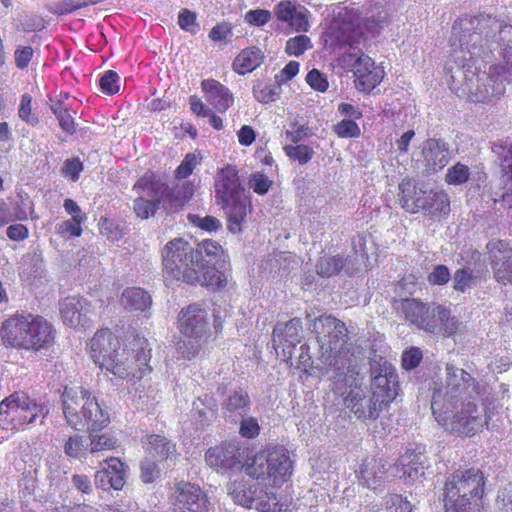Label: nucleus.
Returning <instances> with one entry per match:
<instances>
[{
	"mask_svg": "<svg viewBox=\"0 0 512 512\" xmlns=\"http://www.w3.org/2000/svg\"><path fill=\"white\" fill-rule=\"evenodd\" d=\"M89 354L101 370L132 383L151 374V349L145 338L135 337L127 345L108 328L98 330L88 344Z\"/></svg>",
	"mask_w": 512,
	"mask_h": 512,
	"instance_id": "obj_1",
	"label": "nucleus"
},
{
	"mask_svg": "<svg viewBox=\"0 0 512 512\" xmlns=\"http://www.w3.org/2000/svg\"><path fill=\"white\" fill-rule=\"evenodd\" d=\"M377 368L372 366V394L366 401L360 388L351 389L344 397V406L360 421L376 420L387 409L398 394V375L395 368L380 357Z\"/></svg>",
	"mask_w": 512,
	"mask_h": 512,
	"instance_id": "obj_2",
	"label": "nucleus"
},
{
	"mask_svg": "<svg viewBox=\"0 0 512 512\" xmlns=\"http://www.w3.org/2000/svg\"><path fill=\"white\" fill-rule=\"evenodd\" d=\"M56 330L43 316L16 313L0 326V337L6 348L38 352L54 343Z\"/></svg>",
	"mask_w": 512,
	"mask_h": 512,
	"instance_id": "obj_3",
	"label": "nucleus"
},
{
	"mask_svg": "<svg viewBox=\"0 0 512 512\" xmlns=\"http://www.w3.org/2000/svg\"><path fill=\"white\" fill-rule=\"evenodd\" d=\"M214 193L216 204L225 210L228 231L232 234L242 233L243 225L253 207L235 165L226 164L217 171L214 177Z\"/></svg>",
	"mask_w": 512,
	"mask_h": 512,
	"instance_id": "obj_4",
	"label": "nucleus"
},
{
	"mask_svg": "<svg viewBox=\"0 0 512 512\" xmlns=\"http://www.w3.org/2000/svg\"><path fill=\"white\" fill-rule=\"evenodd\" d=\"M313 332L323 362L339 372L353 373L355 357L346 324L332 315H321L313 321Z\"/></svg>",
	"mask_w": 512,
	"mask_h": 512,
	"instance_id": "obj_5",
	"label": "nucleus"
},
{
	"mask_svg": "<svg viewBox=\"0 0 512 512\" xmlns=\"http://www.w3.org/2000/svg\"><path fill=\"white\" fill-rule=\"evenodd\" d=\"M431 409L437 423L449 432L473 437L488 424L475 402L447 398L440 390L432 396Z\"/></svg>",
	"mask_w": 512,
	"mask_h": 512,
	"instance_id": "obj_6",
	"label": "nucleus"
},
{
	"mask_svg": "<svg viewBox=\"0 0 512 512\" xmlns=\"http://www.w3.org/2000/svg\"><path fill=\"white\" fill-rule=\"evenodd\" d=\"M62 408L67 424L74 430L87 429L91 433H98L110 424L109 412L82 385L64 388Z\"/></svg>",
	"mask_w": 512,
	"mask_h": 512,
	"instance_id": "obj_7",
	"label": "nucleus"
},
{
	"mask_svg": "<svg viewBox=\"0 0 512 512\" xmlns=\"http://www.w3.org/2000/svg\"><path fill=\"white\" fill-rule=\"evenodd\" d=\"M162 276L166 282L195 285L202 265L200 251L182 237L169 240L161 249Z\"/></svg>",
	"mask_w": 512,
	"mask_h": 512,
	"instance_id": "obj_8",
	"label": "nucleus"
},
{
	"mask_svg": "<svg viewBox=\"0 0 512 512\" xmlns=\"http://www.w3.org/2000/svg\"><path fill=\"white\" fill-rule=\"evenodd\" d=\"M177 329L184 338L176 343L177 351L188 360L196 357L213 340L208 312L198 303L189 304L179 311Z\"/></svg>",
	"mask_w": 512,
	"mask_h": 512,
	"instance_id": "obj_9",
	"label": "nucleus"
},
{
	"mask_svg": "<svg viewBox=\"0 0 512 512\" xmlns=\"http://www.w3.org/2000/svg\"><path fill=\"white\" fill-rule=\"evenodd\" d=\"M488 478L480 468L457 470L447 477L443 487V504L454 512L458 504L484 503Z\"/></svg>",
	"mask_w": 512,
	"mask_h": 512,
	"instance_id": "obj_10",
	"label": "nucleus"
},
{
	"mask_svg": "<svg viewBox=\"0 0 512 512\" xmlns=\"http://www.w3.org/2000/svg\"><path fill=\"white\" fill-rule=\"evenodd\" d=\"M398 201L409 213L423 212L440 219L450 213V198L444 190L418 189L414 180L404 178L399 183Z\"/></svg>",
	"mask_w": 512,
	"mask_h": 512,
	"instance_id": "obj_11",
	"label": "nucleus"
},
{
	"mask_svg": "<svg viewBox=\"0 0 512 512\" xmlns=\"http://www.w3.org/2000/svg\"><path fill=\"white\" fill-rule=\"evenodd\" d=\"M246 466V475L268 479L273 485L287 482L293 472L289 451L283 445H270L255 453Z\"/></svg>",
	"mask_w": 512,
	"mask_h": 512,
	"instance_id": "obj_12",
	"label": "nucleus"
},
{
	"mask_svg": "<svg viewBox=\"0 0 512 512\" xmlns=\"http://www.w3.org/2000/svg\"><path fill=\"white\" fill-rule=\"evenodd\" d=\"M48 413L46 405L24 393L14 392L0 402V427L14 433L38 419L42 422Z\"/></svg>",
	"mask_w": 512,
	"mask_h": 512,
	"instance_id": "obj_13",
	"label": "nucleus"
},
{
	"mask_svg": "<svg viewBox=\"0 0 512 512\" xmlns=\"http://www.w3.org/2000/svg\"><path fill=\"white\" fill-rule=\"evenodd\" d=\"M252 449L238 441H224L205 453L206 463L217 471H244L253 457Z\"/></svg>",
	"mask_w": 512,
	"mask_h": 512,
	"instance_id": "obj_14",
	"label": "nucleus"
},
{
	"mask_svg": "<svg viewBox=\"0 0 512 512\" xmlns=\"http://www.w3.org/2000/svg\"><path fill=\"white\" fill-rule=\"evenodd\" d=\"M230 494L235 503L248 509H256L259 512H280L283 504L278 495L268 492L256 482L248 484L245 481H234L230 487Z\"/></svg>",
	"mask_w": 512,
	"mask_h": 512,
	"instance_id": "obj_15",
	"label": "nucleus"
},
{
	"mask_svg": "<svg viewBox=\"0 0 512 512\" xmlns=\"http://www.w3.org/2000/svg\"><path fill=\"white\" fill-rule=\"evenodd\" d=\"M328 33L340 47L359 44L364 38L359 10L349 6L340 8L334 15Z\"/></svg>",
	"mask_w": 512,
	"mask_h": 512,
	"instance_id": "obj_16",
	"label": "nucleus"
},
{
	"mask_svg": "<svg viewBox=\"0 0 512 512\" xmlns=\"http://www.w3.org/2000/svg\"><path fill=\"white\" fill-rule=\"evenodd\" d=\"M496 23V19L491 15H466L455 21L452 26V34L459 40L461 46H474L483 37L487 38L493 33Z\"/></svg>",
	"mask_w": 512,
	"mask_h": 512,
	"instance_id": "obj_17",
	"label": "nucleus"
},
{
	"mask_svg": "<svg viewBox=\"0 0 512 512\" xmlns=\"http://www.w3.org/2000/svg\"><path fill=\"white\" fill-rule=\"evenodd\" d=\"M459 321L451 316L450 309L435 302L427 303L415 327L430 334H440L444 337L454 335L459 329Z\"/></svg>",
	"mask_w": 512,
	"mask_h": 512,
	"instance_id": "obj_18",
	"label": "nucleus"
},
{
	"mask_svg": "<svg viewBox=\"0 0 512 512\" xmlns=\"http://www.w3.org/2000/svg\"><path fill=\"white\" fill-rule=\"evenodd\" d=\"M459 321L451 316L450 309L435 302L427 303L415 327L430 334H440L444 337L454 335L459 329Z\"/></svg>",
	"mask_w": 512,
	"mask_h": 512,
	"instance_id": "obj_19",
	"label": "nucleus"
},
{
	"mask_svg": "<svg viewBox=\"0 0 512 512\" xmlns=\"http://www.w3.org/2000/svg\"><path fill=\"white\" fill-rule=\"evenodd\" d=\"M170 503L181 511L208 512L210 501L197 484L180 480L174 483L169 495Z\"/></svg>",
	"mask_w": 512,
	"mask_h": 512,
	"instance_id": "obj_20",
	"label": "nucleus"
},
{
	"mask_svg": "<svg viewBox=\"0 0 512 512\" xmlns=\"http://www.w3.org/2000/svg\"><path fill=\"white\" fill-rule=\"evenodd\" d=\"M486 253L494 280L504 286L512 285V246L502 239L487 242Z\"/></svg>",
	"mask_w": 512,
	"mask_h": 512,
	"instance_id": "obj_21",
	"label": "nucleus"
},
{
	"mask_svg": "<svg viewBox=\"0 0 512 512\" xmlns=\"http://www.w3.org/2000/svg\"><path fill=\"white\" fill-rule=\"evenodd\" d=\"M350 71L355 89L363 94H370L385 76L384 69L364 53L355 58Z\"/></svg>",
	"mask_w": 512,
	"mask_h": 512,
	"instance_id": "obj_22",
	"label": "nucleus"
},
{
	"mask_svg": "<svg viewBox=\"0 0 512 512\" xmlns=\"http://www.w3.org/2000/svg\"><path fill=\"white\" fill-rule=\"evenodd\" d=\"M302 324L300 319H290L284 325H277L273 329V345L277 356L293 366V353L297 344L301 341Z\"/></svg>",
	"mask_w": 512,
	"mask_h": 512,
	"instance_id": "obj_23",
	"label": "nucleus"
},
{
	"mask_svg": "<svg viewBox=\"0 0 512 512\" xmlns=\"http://www.w3.org/2000/svg\"><path fill=\"white\" fill-rule=\"evenodd\" d=\"M59 312L63 323L75 330H85L92 325L91 304L83 297H65L59 302Z\"/></svg>",
	"mask_w": 512,
	"mask_h": 512,
	"instance_id": "obj_24",
	"label": "nucleus"
},
{
	"mask_svg": "<svg viewBox=\"0 0 512 512\" xmlns=\"http://www.w3.org/2000/svg\"><path fill=\"white\" fill-rule=\"evenodd\" d=\"M104 462L107 466L94 475L95 484L103 490H122L126 483V464L117 457H110Z\"/></svg>",
	"mask_w": 512,
	"mask_h": 512,
	"instance_id": "obj_25",
	"label": "nucleus"
},
{
	"mask_svg": "<svg viewBox=\"0 0 512 512\" xmlns=\"http://www.w3.org/2000/svg\"><path fill=\"white\" fill-rule=\"evenodd\" d=\"M201 89L206 100L220 113H225L234 103L229 88L213 78L204 79Z\"/></svg>",
	"mask_w": 512,
	"mask_h": 512,
	"instance_id": "obj_26",
	"label": "nucleus"
},
{
	"mask_svg": "<svg viewBox=\"0 0 512 512\" xmlns=\"http://www.w3.org/2000/svg\"><path fill=\"white\" fill-rule=\"evenodd\" d=\"M195 184L190 180H185L170 188L166 184V191L163 197V209L167 213L180 211L194 196Z\"/></svg>",
	"mask_w": 512,
	"mask_h": 512,
	"instance_id": "obj_27",
	"label": "nucleus"
},
{
	"mask_svg": "<svg viewBox=\"0 0 512 512\" xmlns=\"http://www.w3.org/2000/svg\"><path fill=\"white\" fill-rule=\"evenodd\" d=\"M422 154L428 172L442 170L450 160L449 147L440 139L429 138L425 143Z\"/></svg>",
	"mask_w": 512,
	"mask_h": 512,
	"instance_id": "obj_28",
	"label": "nucleus"
},
{
	"mask_svg": "<svg viewBox=\"0 0 512 512\" xmlns=\"http://www.w3.org/2000/svg\"><path fill=\"white\" fill-rule=\"evenodd\" d=\"M386 473L387 469L382 459L367 457L359 466L357 478L363 486L376 489L382 484Z\"/></svg>",
	"mask_w": 512,
	"mask_h": 512,
	"instance_id": "obj_29",
	"label": "nucleus"
},
{
	"mask_svg": "<svg viewBox=\"0 0 512 512\" xmlns=\"http://www.w3.org/2000/svg\"><path fill=\"white\" fill-rule=\"evenodd\" d=\"M265 60V54L257 46H249L242 49L232 62V70L238 75L252 73L259 68Z\"/></svg>",
	"mask_w": 512,
	"mask_h": 512,
	"instance_id": "obj_30",
	"label": "nucleus"
},
{
	"mask_svg": "<svg viewBox=\"0 0 512 512\" xmlns=\"http://www.w3.org/2000/svg\"><path fill=\"white\" fill-rule=\"evenodd\" d=\"M251 406L250 397L243 388H235L230 391L222 403V410L226 417H243Z\"/></svg>",
	"mask_w": 512,
	"mask_h": 512,
	"instance_id": "obj_31",
	"label": "nucleus"
},
{
	"mask_svg": "<svg viewBox=\"0 0 512 512\" xmlns=\"http://www.w3.org/2000/svg\"><path fill=\"white\" fill-rule=\"evenodd\" d=\"M350 272V260L342 254L320 256L316 263V273L323 278Z\"/></svg>",
	"mask_w": 512,
	"mask_h": 512,
	"instance_id": "obj_32",
	"label": "nucleus"
},
{
	"mask_svg": "<svg viewBox=\"0 0 512 512\" xmlns=\"http://www.w3.org/2000/svg\"><path fill=\"white\" fill-rule=\"evenodd\" d=\"M145 451L159 461H166L176 452V445L165 436L149 434L142 438Z\"/></svg>",
	"mask_w": 512,
	"mask_h": 512,
	"instance_id": "obj_33",
	"label": "nucleus"
},
{
	"mask_svg": "<svg viewBox=\"0 0 512 512\" xmlns=\"http://www.w3.org/2000/svg\"><path fill=\"white\" fill-rule=\"evenodd\" d=\"M120 303L129 311L145 312L151 307L152 298L143 288L128 287L122 292Z\"/></svg>",
	"mask_w": 512,
	"mask_h": 512,
	"instance_id": "obj_34",
	"label": "nucleus"
},
{
	"mask_svg": "<svg viewBox=\"0 0 512 512\" xmlns=\"http://www.w3.org/2000/svg\"><path fill=\"white\" fill-rule=\"evenodd\" d=\"M192 412L193 417L200 425V429L204 430L217 418V405L215 399L207 394L203 397H197L193 402Z\"/></svg>",
	"mask_w": 512,
	"mask_h": 512,
	"instance_id": "obj_35",
	"label": "nucleus"
},
{
	"mask_svg": "<svg viewBox=\"0 0 512 512\" xmlns=\"http://www.w3.org/2000/svg\"><path fill=\"white\" fill-rule=\"evenodd\" d=\"M198 275L199 279L194 286L201 285L213 292L224 289L228 284V276L224 271L204 263L199 268Z\"/></svg>",
	"mask_w": 512,
	"mask_h": 512,
	"instance_id": "obj_36",
	"label": "nucleus"
},
{
	"mask_svg": "<svg viewBox=\"0 0 512 512\" xmlns=\"http://www.w3.org/2000/svg\"><path fill=\"white\" fill-rule=\"evenodd\" d=\"M422 452L416 449H407L399 458L401 466L400 477L407 481H414L420 474H423Z\"/></svg>",
	"mask_w": 512,
	"mask_h": 512,
	"instance_id": "obj_37",
	"label": "nucleus"
},
{
	"mask_svg": "<svg viewBox=\"0 0 512 512\" xmlns=\"http://www.w3.org/2000/svg\"><path fill=\"white\" fill-rule=\"evenodd\" d=\"M133 190L137 193L149 192L153 199L163 201L166 183L155 172L147 171L134 183Z\"/></svg>",
	"mask_w": 512,
	"mask_h": 512,
	"instance_id": "obj_38",
	"label": "nucleus"
},
{
	"mask_svg": "<svg viewBox=\"0 0 512 512\" xmlns=\"http://www.w3.org/2000/svg\"><path fill=\"white\" fill-rule=\"evenodd\" d=\"M426 304V302L416 298H405L399 301L397 311L409 325L415 327L421 313L425 310Z\"/></svg>",
	"mask_w": 512,
	"mask_h": 512,
	"instance_id": "obj_39",
	"label": "nucleus"
},
{
	"mask_svg": "<svg viewBox=\"0 0 512 512\" xmlns=\"http://www.w3.org/2000/svg\"><path fill=\"white\" fill-rule=\"evenodd\" d=\"M447 384L455 389H468L470 387H478V383L464 369H458L453 364H446Z\"/></svg>",
	"mask_w": 512,
	"mask_h": 512,
	"instance_id": "obj_40",
	"label": "nucleus"
},
{
	"mask_svg": "<svg viewBox=\"0 0 512 512\" xmlns=\"http://www.w3.org/2000/svg\"><path fill=\"white\" fill-rule=\"evenodd\" d=\"M51 110L59 121L62 131L68 135H73L76 132V123L72 116V108L62 101H57L51 106Z\"/></svg>",
	"mask_w": 512,
	"mask_h": 512,
	"instance_id": "obj_41",
	"label": "nucleus"
},
{
	"mask_svg": "<svg viewBox=\"0 0 512 512\" xmlns=\"http://www.w3.org/2000/svg\"><path fill=\"white\" fill-rule=\"evenodd\" d=\"M194 249L200 251V262L208 265L224 256L223 247L215 240L204 239Z\"/></svg>",
	"mask_w": 512,
	"mask_h": 512,
	"instance_id": "obj_42",
	"label": "nucleus"
},
{
	"mask_svg": "<svg viewBox=\"0 0 512 512\" xmlns=\"http://www.w3.org/2000/svg\"><path fill=\"white\" fill-rule=\"evenodd\" d=\"M202 159L203 157L200 151L187 153L174 171L175 179L186 180L190 175L193 174L194 170L201 164Z\"/></svg>",
	"mask_w": 512,
	"mask_h": 512,
	"instance_id": "obj_43",
	"label": "nucleus"
},
{
	"mask_svg": "<svg viewBox=\"0 0 512 512\" xmlns=\"http://www.w3.org/2000/svg\"><path fill=\"white\" fill-rule=\"evenodd\" d=\"M163 204V201L158 199L149 200L140 196L133 202V211L138 218L145 220L153 216L157 209L163 208Z\"/></svg>",
	"mask_w": 512,
	"mask_h": 512,
	"instance_id": "obj_44",
	"label": "nucleus"
},
{
	"mask_svg": "<svg viewBox=\"0 0 512 512\" xmlns=\"http://www.w3.org/2000/svg\"><path fill=\"white\" fill-rule=\"evenodd\" d=\"M64 453L74 459L84 457L88 451L87 440L84 436L75 434L70 436L63 445Z\"/></svg>",
	"mask_w": 512,
	"mask_h": 512,
	"instance_id": "obj_45",
	"label": "nucleus"
},
{
	"mask_svg": "<svg viewBox=\"0 0 512 512\" xmlns=\"http://www.w3.org/2000/svg\"><path fill=\"white\" fill-rule=\"evenodd\" d=\"M90 433V448L89 452L95 454L102 451L113 450L117 447V438L109 433L94 434Z\"/></svg>",
	"mask_w": 512,
	"mask_h": 512,
	"instance_id": "obj_46",
	"label": "nucleus"
},
{
	"mask_svg": "<svg viewBox=\"0 0 512 512\" xmlns=\"http://www.w3.org/2000/svg\"><path fill=\"white\" fill-rule=\"evenodd\" d=\"M283 150L290 160L296 161L300 165L307 164L314 155L313 148L305 144L286 145L283 147Z\"/></svg>",
	"mask_w": 512,
	"mask_h": 512,
	"instance_id": "obj_47",
	"label": "nucleus"
},
{
	"mask_svg": "<svg viewBox=\"0 0 512 512\" xmlns=\"http://www.w3.org/2000/svg\"><path fill=\"white\" fill-rule=\"evenodd\" d=\"M310 12L307 8L301 5L295 6V12L291 13V19L286 22V24L294 31V32H302L305 33L310 28L309 23Z\"/></svg>",
	"mask_w": 512,
	"mask_h": 512,
	"instance_id": "obj_48",
	"label": "nucleus"
},
{
	"mask_svg": "<svg viewBox=\"0 0 512 512\" xmlns=\"http://www.w3.org/2000/svg\"><path fill=\"white\" fill-rule=\"evenodd\" d=\"M312 47L313 45L310 37L301 34L286 41L285 53L289 56L299 57Z\"/></svg>",
	"mask_w": 512,
	"mask_h": 512,
	"instance_id": "obj_49",
	"label": "nucleus"
},
{
	"mask_svg": "<svg viewBox=\"0 0 512 512\" xmlns=\"http://www.w3.org/2000/svg\"><path fill=\"white\" fill-rule=\"evenodd\" d=\"M476 281V276L468 267H462L454 272L453 289L460 293H465Z\"/></svg>",
	"mask_w": 512,
	"mask_h": 512,
	"instance_id": "obj_50",
	"label": "nucleus"
},
{
	"mask_svg": "<svg viewBox=\"0 0 512 512\" xmlns=\"http://www.w3.org/2000/svg\"><path fill=\"white\" fill-rule=\"evenodd\" d=\"M469 177V167L461 162H457L447 170L445 182L449 185H462L469 180Z\"/></svg>",
	"mask_w": 512,
	"mask_h": 512,
	"instance_id": "obj_51",
	"label": "nucleus"
},
{
	"mask_svg": "<svg viewBox=\"0 0 512 512\" xmlns=\"http://www.w3.org/2000/svg\"><path fill=\"white\" fill-rule=\"evenodd\" d=\"M18 117L32 127L39 123V118L32 109V97L28 93H24L20 98Z\"/></svg>",
	"mask_w": 512,
	"mask_h": 512,
	"instance_id": "obj_52",
	"label": "nucleus"
},
{
	"mask_svg": "<svg viewBox=\"0 0 512 512\" xmlns=\"http://www.w3.org/2000/svg\"><path fill=\"white\" fill-rule=\"evenodd\" d=\"M187 220L194 227L209 233L216 232L222 227L220 220L211 215L201 217L197 214H188Z\"/></svg>",
	"mask_w": 512,
	"mask_h": 512,
	"instance_id": "obj_53",
	"label": "nucleus"
},
{
	"mask_svg": "<svg viewBox=\"0 0 512 512\" xmlns=\"http://www.w3.org/2000/svg\"><path fill=\"white\" fill-rule=\"evenodd\" d=\"M99 0H63L57 3L52 10L56 15H67L74 13L75 11L86 8L91 5H95Z\"/></svg>",
	"mask_w": 512,
	"mask_h": 512,
	"instance_id": "obj_54",
	"label": "nucleus"
},
{
	"mask_svg": "<svg viewBox=\"0 0 512 512\" xmlns=\"http://www.w3.org/2000/svg\"><path fill=\"white\" fill-rule=\"evenodd\" d=\"M273 185V180L263 172H254L248 178L249 188L257 195L263 196L268 193Z\"/></svg>",
	"mask_w": 512,
	"mask_h": 512,
	"instance_id": "obj_55",
	"label": "nucleus"
},
{
	"mask_svg": "<svg viewBox=\"0 0 512 512\" xmlns=\"http://www.w3.org/2000/svg\"><path fill=\"white\" fill-rule=\"evenodd\" d=\"M99 87L105 95H115L120 90V78L116 71L107 70L99 79Z\"/></svg>",
	"mask_w": 512,
	"mask_h": 512,
	"instance_id": "obj_56",
	"label": "nucleus"
},
{
	"mask_svg": "<svg viewBox=\"0 0 512 512\" xmlns=\"http://www.w3.org/2000/svg\"><path fill=\"white\" fill-rule=\"evenodd\" d=\"M339 138H358L361 135L359 125L352 119H343L334 126Z\"/></svg>",
	"mask_w": 512,
	"mask_h": 512,
	"instance_id": "obj_57",
	"label": "nucleus"
},
{
	"mask_svg": "<svg viewBox=\"0 0 512 512\" xmlns=\"http://www.w3.org/2000/svg\"><path fill=\"white\" fill-rule=\"evenodd\" d=\"M84 222L76 219L65 220L57 226V233L62 237L78 238L83 233L82 224Z\"/></svg>",
	"mask_w": 512,
	"mask_h": 512,
	"instance_id": "obj_58",
	"label": "nucleus"
},
{
	"mask_svg": "<svg viewBox=\"0 0 512 512\" xmlns=\"http://www.w3.org/2000/svg\"><path fill=\"white\" fill-rule=\"evenodd\" d=\"M450 278L449 268L444 264H438L428 274L427 281L432 286H443L449 282Z\"/></svg>",
	"mask_w": 512,
	"mask_h": 512,
	"instance_id": "obj_59",
	"label": "nucleus"
},
{
	"mask_svg": "<svg viewBox=\"0 0 512 512\" xmlns=\"http://www.w3.org/2000/svg\"><path fill=\"white\" fill-rule=\"evenodd\" d=\"M423 358L422 351L418 347L406 349L401 357L402 368L410 371L419 366Z\"/></svg>",
	"mask_w": 512,
	"mask_h": 512,
	"instance_id": "obj_60",
	"label": "nucleus"
},
{
	"mask_svg": "<svg viewBox=\"0 0 512 512\" xmlns=\"http://www.w3.org/2000/svg\"><path fill=\"white\" fill-rule=\"evenodd\" d=\"M387 512H413V506L401 494H390L386 501Z\"/></svg>",
	"mask_w": 512,
	"mask_h": 512,
	"instance_id": "obj_61",
	"label": "nucleus"
},
{
	"mask_svg": "<svg viewBox=\"0 0 512 512\" xmlns=\"http://www.w3.org/2000/svg\"><path fill=\"white\" fill-rule=\"evenodd\" d=\"M272 18V14L266 9H252L246 12L244 19L251 26H264Z\"/></svg>",
	"mask_w": 512,
	"mask_h": 512,
	"instance_id": "obj_62",
	"label": "nucleus"
},
{
	"mask_svg": "<svg viewBox=\"0 0 512 512\" xmlns=\"http://www.w3.org/2000/svg\"><path fill=\"white\" fill-rule=\"evenodd\" d=\"M253 95L261 103H270L276 100L277 93L273 85L259 83L253 88Z\"/></svg>",
	"mask_w": 512,
	"mask_h": 512,
	"instance_id": "obj_63",
	"label": "nucleus"
},
{
	"mask_svg": "<svg viewBox=\"0 0 512 512\" xmlns=\"http://www.w3.org/2000/svg\"><path fill=\"white\" fill-rule=\"evenodd\" d=\"M260 425L256 418L249 417L243 419L240 423L239 434L246 439H254L260 433Z\"/></svg>",
	"mask_w": 512,
	"mask_h": 512,
	"instance_id": "obj_64",
	"label": "nucleus"
}]
</instances>
